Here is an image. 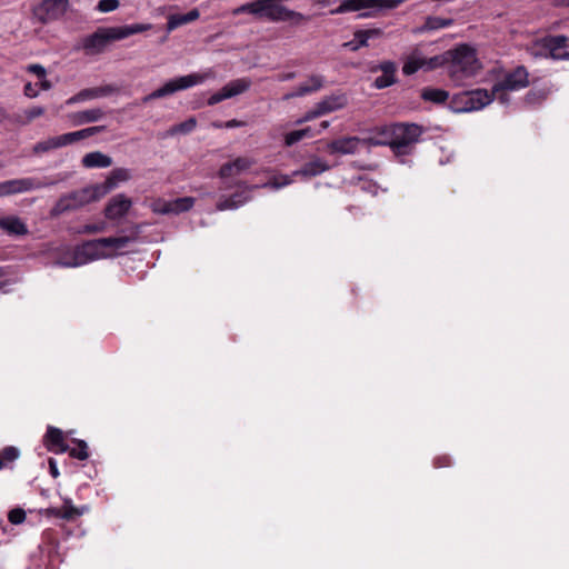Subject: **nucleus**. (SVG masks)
<instances>
[{"mask_svg": "<svg viewBox=\"0 0 569 569\" xmlns=\"http://www.w3.org/2000/svg\"><path fill=\"white\" fill-rule=\"evenodd\" d=\"M420 98L433 104H445L449 100V92L440 88L425 87L420 90Z\"/></svg>", "mask_w": 569, "mask_h": 569, "instance_id": "28", "label": "nucleus"}, {"mask_svg": "<svg viewBox=\"0 0 569 569\" xmlns=\"http://www.w3.org/2000/svg\"><path fill=\"white\" fill-rule=\"evenodd\" d=\"M104 116V111L100 108L78 111L72 114V120L76 124H83L96 122Z\"/></svg>", "mask_w": 569, "mask_h": 569, "instance_id": "32", "label": "nucleus"}, {"mask_svg": "<svg viewBox=\"0 0 569 569\" xmlns=\"http://www.w3.org/2000/svg\"><path fill=\"white\" fill-rule=\"evenodd\" d=\"M420 69L425 70V57H421L418 53H412L405 62L402 72L406 76H411Z\"/></svg>", "mask_w": 569, "mask_h": 569, "instance_id": "36", "label": "nucleus"}, {"mask_svg": "<svg viewBox=\"0 0 569 569\" xmlns=\"http://www.w3.org/2000/svg\"><path fill=\"white\" fill-rule=\"evenodd\" d=\"M104 130H106L104 126H96V127H89V128L83 129V132L87 134V138H89V137L94 136Z\"/></svg>", "mask_w": 569, "mask_h": 569, "instance_id": "56", "label": "nucleus"}, {"mask_svg": "<svg viewBox=\"0 0 569 569\" xmlns=\"http://www.w3.org/2000/svg\"><path fill=\"white\" fill-rule=\"evenodd\" d=\"M0 228L10 236H26L29 233L27 224L17 216L0 218Z\"/></svg>", "mask_w": 569, "mask_h": 569, "instance_id": "26", "label": "nucleus"}, {"mask_svg": "<svg viewBox=\"0 0 569 569\" xmlns=\"http://www.w3.org/2000/svg\"><path fill=\"white\" fill-rule=\"evenodd\" d=\"M196 203L194 197H180L170 200L163 198L152 199L150 202V209L156 214L163 216H178L190 211Z\"/></svg>", "mask_w": 569, "mask_h": 569, "instance_id": "9", "label": "nucleus"}, {"mask_svg": "<svg viewBox=\"0 0 569 569\" xmlns=\"http://www.w3.org/2000/svg\"><path fill=\"white\" fill-rule=\"evenodd\" d=\"M380 34L379 29H367V30H357L353 34L355 40L357 41L358 46L366 47L368 46V40L372 37H377Z\"/></svg>", "mask_w": 569, "mask_h": 569, "instance_id": "42", "label": "nucleus"}, {"mask_svg": "<svg viewBox=\"0 0 569 569\" xmlns=\"http://www.w3.org/2000/svg\"><path fill=\"white\" fill-rule=\"evenodd\" d=\"M116 90H117L116 87H113L111 84L82 89L77 94H74L73 97L68 99L67 104H71V103L79 102V101H84L88 99L106 97V96L113 93Z\"/></svg>", "mask_w": 569, "mask_h": 569, "instance_id": "24", "label": "nucleus"}, {"mask_svg": "<svg viewBox=\"0 0 569 569\" xmlns=\"http://www.w3.org/2000/svg\"><path fill=\"white\" fill-rule=\"evenodd\" d=\"M498 93H499V96H498L499 102L508 103L510 101V97L506 91H499Z\"/></svg>", "mask_w": 569, "mask_h": 569, "instance_id": "60", "label": "nucleus"}, {"mask_svg": "<svg viewBox=\"0 0 569 569\" xmlns=\"http://www.w3.org/2000/svg\"><path fill=\"white\" fill-rule=\"evenodd\" d=\"M360 143H362V139L358 137H342L328 142L326 150L330 154H348L353 153Z\"/></svg>", "mask_w": 569, "mask_h": 569, "instance_id": "21", "label": "nucleus"}, {"mask_svg": "<svg viewBox=\"0 0 569 569\" xmlns=\"http://www.w3.org/2000/svg\"><path fill=\"white\" fill-rule=\"evenodd\" d=\"M196 126H197V120H196V118L191 117V118L187 119L186 121L179 123L176 127V130L181 133H189L196 128Z\"/></svg>", "mask_w": 569, "mask_h": 569, "instance_id": "47", "label": "nucleus"}, {"mask_svg": "<svg viewBox=\"0 0 569 569\" xmlns=\"http://www.w3.org/2000/svg\"><path fill=\"white\" fill-rule=\"evenodd\" d=\"M251 86V81L249 79L242 78L232 80L221 88L218 92L213 93L208 100V106H214L226 99L236 97L246 92Z\"/></svg>", "mask_w": 569, "mask_h": 569, "instance_id": "16", "label": "nucleus"}, {"mask_svg": "<svg viewBox=\"0 0 569 569\" xmlns=\"http://www.w3.org/2000/svg\"><path fill=\"white\" fill-rule=\"evenodd\" d=\"M425 128L417 123L393 122V161L407 163Z\"/></svg>", "mask_w": 569, "mask_h": 569, "instance_id": "4", "label": "nucleus"}, {"mask_svg": "<svg viewBox=\"0 0 569 569\" xmlns=\"http://www.w3.org/2000/svg\"><path fill=\"white\" fill-rule=\"evenodd\" d=\"M382 8H391V0H342L339 7L330 10V14H342L346 12L371 10L368 12H362L358 16L359 18H367L371 17L373 11H378Z\"/></svg>", "mask_w": 569, "mask_h": 569, "instance_id": "11", "label": "nucleus"}, {"mask_svg": "<svg viewBox=\"0 0 569 569\" xmlns=\"http://www.w3.org/2000/svg\"><path fill=\"white\" fill-rule=\"evenodd\" d=\"M306 137H308V138L315 137V131L312 130L311 127H307L303 129L293 130V131L288 132L284 137V142L287 146L290 147V146H293L297 142L301 141Z\"/></svg>", "mask_w": 569, "mask_h": 569, "instance_id": "39", "label": "nucleus"}, {"mask_svg": "<svg viewBox=\"0 0 569 569\" xmlns=\"http://www.w3.org/2000/svg\"><path fill=\"white\" fill-rule=\"evenodd\" d=\"M254 163L253 160L247 157H239L233 161L227 162L221 166L219 169L218 178H231L232 176H238L241 173L248 172V170Z\"/></svg>", "mask_w": 569, "mask_h": 569, "instance_id": "22", "label": "nucleus"}, {"mask_svg": "<svg viewBox=\"0 0 569 569\" xmlns=\"http://www.w3.org/2000/svg\"><path fill=\"white\" fill-rule=\"evenodd\" d=\"M296 77V73L295 72H288L283 76L280 77V80H291Z\"/></svg>", "mask_w": 569, "mask_h": 569, "instance_id": "63", "label": "nucleus"}, {"mask_svg": "<svg viewBox=\"0 0 569 569\" xmlns=\"http://www.w3.org/2000/svg\"><path fill=\"white\" fill-rule=\"evenodd\" d=\"M328 169V164L322 161L321 159L317 158L313 160H310L301 167L299 171H296V173H300L305 177H313L317 174L322 173Z\"/></svg>", "mask_w": 569, "mask_h": 569, "instance_id": "33", "label": "nucleus"}, {"mask_svg": "<svg viewBox=\"0 0 569 569\" xmlns=\"http://www.w3.org/2000/svg\"><path fill=\"white\" fill-rule=\"evenodd\" d=\"M129 170L124 168L113 169L107 178H129Z\"/></svg>", "mask_w": 569, "mask_h": 569, "instance_id": "53", "label": "nucleus"}, {"mask_svg": "<svg viewBox=\"0 0 569 569\" xmlns=\"http://www.w3.org/2000/svg\"><path fill=\"white\" fill-rule=\"evenodd\" d=\"M363 144L368 146H389L391 147V129L388 126L377 127L370 130V134L362 139Z\"/></svg>", "mask_w": 569, "mask_h": 569, "instance_id": "25", "label": "nucleus"}, {"mask_svg": "<svg viewBox=\"0 0 569 569\" xmlns=\"http://www.w3.org/2000/svg\"><path fill=\"white\" fill-rule=\"evenodd\" d=\"M335 2H336V0H316V3L320 4L322 7L330 6V4L335 3Z\"/></svg>", "mask_w": 569, "mask_h": 569, "instance_id": "62", "label": "nucleus"}, {"mask_svg": "<svg viewBox=\"0 0 569 569\" xmlns=\"http://www.w3.org/2000/svg\"><path fill=\"white\" fill-rule=\"evenodd\" d=\"M72 443L76 445L74 448H70L68 453L71 458L78 460H87L89 458V448L88 443L82 439H72Z\"/></svg>", "mask_w": 569, "mask_h": 569, "instance_id": "38", "label": "nucleus"}, {"mask_svg": "<svg viewBox=\"0 0 569 569\" xmlns=\"http://www.w3.org/2000/svg\"><path fill=\"white\" fill-rule=\"evenodd\" d=\"M493 101V93L487 89L478 88L455 93L450 99L448 107L456 113L471 112L480 110Z\"/></svg>", "mask_w": 569, "mask_h": 569, "instance_id": "6", "label": "nucleus"}, {"mask_svg": "<svg viewBox=\"0 0 569 569\" xmlns=\"http://www.w3.org/2000/svg\"><path fill=\"white\" fill-rule=\"evenodd\" d=\"M48 465L51 477L54 479L58 478L60 476V472L57 466V461L53 458H49Z\"/></svg>", "mask_w": 569, "mask_h": 569, "instance_id": "54", "label": "nucleus"}, {"mask_svg": "<svg viewBox=\"0 0 569 569\" xmlns=\"http://www.w3.org/2000/svg\"><path fill=\"white\" fill-rule=\"evenodd\" d=\"M68 3L69 0H43L34 8L33 13L41 23H48L62 17Z\"/></svg>", "mask_w": 569, "mask_h": 569, "instance_id": "14", "label": "nucleus"}, {"mask_svg": "<svg viewBox=\"0 0 569 569\" xmlns=\"http://www.w3.org/2000/svg\"><path fill=\"white\" fill-rule=\"evenodd\" d=\"M44 113V109L42 107H32L31 109L26 111V116L29 120L36 119Z\"/></svg>", "mask_w": 569, "mask_h": 569, "instance_id": "52", "label": "nucleus"}, {"mask_svg": "<svg viewBox=\"0 0 569 569\" xmlns=\"http://www.w3.org/2000/svg\"><path fill=\"white\" fill-rule=\"evenodd\" d=\"M26 516H27V513H26L24 509L17 507V508L11 509L8 512V520L12 525H21L24 522Z\"/></svg>", "mask_w": 569, "mask_h": 569, "instance_id": "44", "label": "nucleus"}, {"mask_svg": "<svg viewBox=\"0 0 569 569\" xmlns=\"http://www.w3.org/2000/svg\"><path fill=\"white\" fill-rule=\"evenodd\" d=\"M46 449L56 455L68 452L69 445L66 441L63 431L57 427L48 426L42 438Z\"/></svg>", "mask_w": 569, "mask_h": 569, "instance_id": "17", "label": "nucleus"}, {"mask_svg": "<svg viewBox=\"0 0 569 569\" xmlns=\"http://www.w3.org/2000/svg\"><path fill=\"white\" fill-rule=\"evenodd\" d=\"M530 84L529 72L525 66H517L513 70L507 72L503 79L493 84L490 93L493 98L499 91H516L527 88Z\"/></svg>", "mask_w": 569, "mask_h": 569, "instance_id": "12", "label": "nucleus"}, {"mask_svg": "<svg viewBox=\"0 0 569 569\" xmlns=\"http://www.w3.org/2000/svg\"><path fill=\"white\" fill-rule=\"evenodd\" d=\"M60 147H63V141L61 139V136L51 137V138H48L47 140L39 141L38 143H36L33 147V152L38 153V154L44 153L50 150L58 149Z\"/></svg>", "mask_w": 569, "mask_h": 569, "instance_id": "37", "label": "nucleus"}, {"mask_svg": "<svg viewBox=\"0 0 569 569\" xmlns=\"http://www.w3.org/2000/svg\"><path fill=\"white\" fill-rule=\"evenodd\" d=\"M39 86H40V88H41L42 90H49V89H51V87H52L51 82H50L49 80H46V79L41 80V81L39 82Z\"/></svg>", "mask_w": 569, "mask_h": 569, "instance_id": "61", "label": "nucleus"}, {"mask_svg": "<svg viewBox=\"0 0 569 569\" xmlns=\"http://www.w3.org/2000/svg\"><path fill=\"white\" fill-rule=\"evenodd\" d=\"M453 23H455V20L452 18H441V17L429 16L426 18V20L421 27V30H423V31L438 30V29L450 27Z\"/></svg>", "mask_w": 569, "mask_h": 569, "instance_id": "34", "label": "nucleus"}, {"mask_svg": "<svg viewBox=\"0 0 569 569\" xmlns=\"http://www.w3.org/2000/svg\"><path fill=\"white\" fill-rule=\"evenodd\" d=\"M119 4V0H100L98 2L97 9L101 12H110L116 10Z\"/></svg>", "mask_w": 569, "mask_h": 569, "instance_id": "46", "label": "nucleus"}, {"mask_svg": "<svg viewBox=\"0 0 569 569\" xmlns=\"http://www.w3.org/2000/svg\"><path fill=\"white\" fill-rule=\"evenodd\" d=\"M150 23H134L119 27H99L93 33L81 39L77 49H82L87 56H96L104 52L108 46L114 41L126 39L132 34L150 30Z\"/></svg>", "mask_w": 569, "mask_h": 569, "instance_id": "1", "label": "nucleus"}, {"mask_svg": "<svg viewBox=\"0 0 569 569\" xmlns=\"http://www.w3.org/2000/svg\"><path fill=\"white\" fill-rule=\"evenodd\" d=\"M108 257H110V252L100 251L96 239L87 240L76 246L72 253V261L66 262L64 264L68 267H78L86 264L89 261Z\"/></svg>", "mask_w": 569, "mask_h": 569, "instance_id": "13", "label": "nucleus"}, {"mask_svg": "<svg viewBox=\"0 0 569 569\" xmlns=\"http://www.w3.org/2000/svg\"><path fill=\"white\" fill-rule=\"evenodd\" d=\"M445 64L449 66V54L446 51L442 54L425 58V71H431Z\"/></svg>", "mask_w": 569, "mask_h": 569, "instance_id": "41", "label": "nucleus"}, {"mask_svg": "<svg viewBox=\"0 0 569 569\" xmlns=\"http://www.w3.org/2000/svg\"><path fill=\"white\" fill-rule=\"evenodd\" d=\"M530 84H532V88L526 93L523 103L527 107L540 106L548 99L551 92V87L549 84L537 86L536 79L531 80Z\"/></svg>", "mask_w": 569, "mask_h": 569, "instance_id": "23", "label": "nucleus"}, {"mask_svg": "<svg viewBox=\"0 0 569 569\" xmlns=\"http://www.w3.org/2000/svg\"><path fill=\"white\" fill-rule=\"evenodd\" d=\"M452 465V459L449 455H439L433 459L435 468H446Z\"/></svg>", "mask_w": 569, "mask_h": 569, "instance_id": "48", "label": "nucleus"}, {"mask_svg": "<svg viewBox=\"0 0 569 569\" xmlns=\"http://www.w3.org/2000/svg\"><path fill=\"white\" fill-rule=\"evenodd\" d=\"M343 47L348 48L351 51H357V50L360 49V47L358 46V43H357V41L355 39L343 43Z\"/></svg>", "mask_w": 569, "mask_h": 569, "instance_id": "59", "label": "nucleus"}, {"mask_svg": "<svg viewBox=\"0 0 569 569\" xmlns=\"http://www.w3.org/2000/svg\"><path fill=\"white\" fill-rule=\"evenodd\" d=\"M358 183H361V189L363 190H372L373 188H376V183H373V180H368V179H365V180H357Z\"/></svg>", "mask_w": 569, "mask_h": 569, "instance_id": "58", "label": "nucleus"}, {"mask_svg": "<svg viewBox=\"0 0 569 569\" xmlns=\"http://www.w3.org/2000/svg\"><path fill=\"white\" fill-rule=\"evenodd\" d=\"M86 508H78L72 505L71 499L67 498L63 500V505L61 508H47L41 509L40 513L48 517V518H60L64 520H74L76 518L80 517Z\"/></svg>", "mask_w": 569, "mask_h": 569, "instance_id": "18", "label": "nucleus"}, {"mask_svg": "<svg viewBox=\"0 0 569 569\" xmlns=\"http://www.w3.org/2000/svg\"><path fill=\"white\" fill-rule=\"evenodd\" d=\"M380 69L382 70V74L375 80L373 86L377 89L390 87L391 86V60L385 61L380 66Z\"/></svg>", "mask_w": 569, "mask_h": 569, "instance_id": "40", "label": "nucleus"}, {"mask_svg": "<svg viewBox=\"0 0 569 569\" xmlns=\"http://www.w3.org/2000/svg\"><path fill=\"white\" fill-rule=\"evenodd\" d=\"M204 79H206V76H203V74L191 73L188 76H182V77L169 80L162 87H160L159 89H157V90L152 91L150 94H148L143 100L150 101L153 99H159V98L170 96L179 90L188 89L192 86L201 83V82H203Z\"/></svg>", "mask_w": 569, "mask_h": 569, "instance_id": "10", "label": "nucleus"}, {"mask_svg": "<svg viewBox=\"0 0 569 569\" xmlns=\"http://www.w3.org/2000/svg\"><path fill=\"white\" fill-rule=\"evenodd\" d=\"M449 74L455 79L472 77L481 68L476 50L466 43L448 50Z\"/></svg>", "mask_w": 569, "mask_h": 569, "instance_id": "5", "label": "nucleus"}, {"mask_svg": "<svg viewBox=\"0 0 569 569\" xmlns=\"http://www.w3.org/2000/svg\"><path fill=\"white\" fill-rule=\"evenodd\" d=\"M21 451L18 447L6 446L0 450V470H13L16 461L20 458Z\"/></svg>", "mask_w": 569, "mask_h": 569, "instance_id": "30", "label": "nucleus"}, {"mask_svg": "<svg viewBox=\"0 0 569 569\" xmlns=\"http://www.w3.org/2000/svg\"><path fill=\"white\" fill-rule=\"evenodd\" d=\"M212 126L214 128H219V129L223 128V127L224 128H236V127L242 126V122L237 120V119H232V120L227 121L226 123L216 121V122L212 123Z\"/></svg>", "mask_w": 569, "mask_h": 569, "instance_id": "51", "label": "nucleus"}, {"mask_svg": "<svg viewBox=\"0 0 569 569\" xmlns=\"http://www.w3.org/2000/svg\"><path fill=\"white\" fill-rule=\"evenodd\" d=\"M103 230V226L102 224H97V223H90V224H86L83 227V232L86 233H97V232H100Z\"/></svg>", "mask_w": 569, "mask_h": 569, "instance_id": "55", "label": "nucleus"}, {"mask_svg": "<svg viewBox=\"0 0 569 569\" xmlns=\"http://www.w3.org/2000/svg\"><path fill=\"white\" fill-rule=\"evenodd\" d=\"M132 202L129 198L123 194H118L111 198L104 208V216L109 220H116L124 217Z\"/></svg>", "mask_w": 569, "mask_h": 569, "instance_id": "20", "label": "nucleus"}, {"mask_svg": "<svg viewBox=\"0 0 569 569\" xmlns=\"http://www.w3.org/2000/svg\"><path fill=\"white\" fill-rule=\"evenodd\" d=\"M130 237L123 236L99 238L96 239V242L98 243L100 251L110 252V257H112L117 250L124 248L130 242Z\"/></svg>", "mask_w": 569, "mask_h": 569, "instance_id": "27", "label": "nucleus"}, {"mask_svg": "<svg viewBox=\"0 0 569 569\" xmlns=\"http://www.w3.org/2000/svg\"><path fill=\"white\" fill-rule=\"evenodd\" d=\"M283 0H253L234 9L233 14L250 13L257 19H266L272 22H284L287 7L282 6Z\"/></svg>", "mask_w": 569, "mask_h": 569, "instance_id": "7", "label": "nucleus"}, {"mask_svg": "<svg viewBox=\"0 0 569 569\" xmlns=\"http://www.w3.org/2000/svg\"><path fill=\"white\" fill-rule=\"evenodd\" d=\"M119 180H103L80 190L62 196L52 207L50 214L59 217L64 212L77 210L90 202L98 201L118 186Z\"/></svg>", "mask_w": 569, "mask_h": 569, "instance_id": "2", "label": "nucleus"}, {"mask_svg": "<svg viewBox=\"0 0 569 569\" xmlns=\"http://www.w3.org/2000/svg\"><path fill=\"white\" fill-rule=\"evenodd\" d=\"M27 70H28V72L33 73L39 78H44L47 74L46 69L41 64H38V63L28 66Z\"/></svg>", "mask_w": 569, "mask_h": 569, "instance_id": "50", "label": "nucleus"}, {"mask_svg": "<svg viewBox=\"0 0 569 569\" xmlns=\"http://www.w3.org/2000/svg\"><path fill=\"white\" fill-rule=\"evenodd\" d=\"M9 276V267H0V291L7 292V287L11 283L7 277Z\"/></svg>", "mask_w": 569, "mask_h": 569, "instance_id": "49", "label": "nucleus"}, {"mask_svg": "<svg viewBox=\"0 0 569 569\" xmlns=\"http://www.w3.org/2000/svg\"><path fill=\"white\" fill-rule=\"evenodd\" d=\"M81 163L86 168H108L112 164V158L100 151L87 153Z\"/></svg>", "mask_w": 569, "mask_h": 569, "instance_id": "29", "label": "nucleus"}, {"mask_svg": "<svg viewBox=\"0 0 569 569\" xmlns=\"http://www.w3.org/2000/svg\"><path fill=\"white\" fill-rule=\"evenodd\" d=\"M23 92L27 97L29 98H34L38 96V91L34 89V87L32 86L31 82H28L26 86H24V89H23Z\"/></svg>", "mask_w": 569, "mask_h": 569, "instance_id": "57", "label": "nucleus"}, {"mask_svg": "<svg viewBox=\"0 0 569 569\" xmlns=\"http://www.w3.org/2000/svg\"><path fill=\"white\" fill-rule=\"evenodd\" d=\"M310 17L305 16L298 11H293L287 8V12H284V21L291 22L293 26H300L306 21H309Z\"/></svg>", "mask_w": 569, "mask_h": 569, "instance_id": "43", "label": "nucleus"}, {"mask_svg": "<svg viewBox=\"0 0 569 569\" xmlns=\"http://www.w3.org/2000/svg\"><path fill=\"white\" fill-rule=\"evenodd\" d=\"M48 186L41 180H6L0 182V197L24 192Z\"/></svg>", "mask_w": 569, "mask_h": 569, "instance_id": "19", "label": "nucleus"}, {"mask_svg": "<svg viewBox=\"0 0 569 569\" xmlns=\"http://www.w3.org/2000/svg\"><path fill=\"white\" fill-rule=\"evenodd\" d=\"M230 182L231 180H224ZM234 183L227 184L221 188L228 191L222 193L216 203V208L219 211L233 210L246 203L251 198V191L254 189H269L278 190L282 187L290 184L293 180H266L262 184H246L243 180H232Z\"/></svg>", "mask_w": 569, "mask_h": 569, "instance_id": "3", "label": "nucleus"}, {"mask_svg": "<svg viewBox=\"0 0 569 569\" xmlns=\"http://www.w3.org/2000/svg\"><path fill=\"white\" fill-rule=\"evenodd\" d=\"M200 16L198 9H192L184 14H171L167 22L168 31H172L178 27L197 20Z\"/></svg>", "mask_w": 569, "mask_h": 569, "instance_id": "31", "label": "nucleus"}, {"mask_svg": "<svg viewBox=\"0 0 569 569\" xmlns=\"http://www.w3.org/2000/svg\"><path fill=\"white\" fill-rule=\"evenodd\" d=\"M311 86L308 84H300L295 92L289 93L286 96V99L292 98V97H302L305 94H308L310 92L317 91L322 87V79L318 76H311L310 77Z\"/></svg>", "mask_w": 569, "mask_h": 569, "instance_id": "35", "label": "nucleus"}, {"mask_svg": "<svg viewBox=\"0 0 569 569\" xmlns=\"http://www.w3.org/2000/svg\"><path fill=\"white\" fill-rule=\"evenodd\" d=\"M346 104L347 97L345 94H332L326 97L325 99L319 101L312 110L308 111L305 114L302 121H308L322 114L336 111L338 109L343 108ZM298 122H301V120H299Z\"/></svg>", "mask_w": 569, "mask_h": 569, "instance_id": "15", "label": "nucleus"}, {"mask_svg": "<svg viewBox=\"0 0 569 569\" xmlns=\"http://www.w3.org/2000/svg\"><path fill=\"white\" fill-rule=\"evenodd\" d=\"M329 126V122L328 121H322L320 124H319V129L315 131V134L316 133H320L323 129H327Z\"/></svg>", "mask_w": 569, "mask_h": 569, "instance_id": "64", "label": "nucleus"}, {"mask_svg": "<svg viewBox=\"0 0 569 569\" xmlns=\"http://www.w3.org/2000/svg\"><path fill=\"white\" fill-rule=\"evenodd\" d=\"M86 138H87V134L83 132V129H81L79 131L61 134L63 146H67L69 143H72V142H76V141H79V140L86 139Z\"/></svg>", "mask_w": 569, "mask_h": 569, "instance_id": "45", "label": "nucleus"}, {"mask_svg": "<svg viewBox=\"0 0 569 569\" xmlns=\"http://www.w3.org/2000/svg\"><path fill=\"white\" fill-rule=\"evenodd\" d=\"M536 46L541 48V56L546 58L569 60V37L565 34H546L536 41Z\"/></svg>", "mask_w": 569, "mask_h": 569, "instance_id": "8", "label": "nucleus"}]
</instances>
